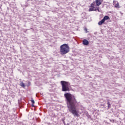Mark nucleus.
<instances>
[{
	"instance_id": "obj_2",
	"label": "nucleus",
	"mask_w": 125,
	"mask_h": 125,
	"mask_svg": "<svg viewBox=\"0 0 125 125\" xmlns=\"http://www.w3.org/2000/svg\"><path fill=\"white\" fill-rule=\"evenodd\" d=\"M70 52V47L68 44H63L60 46V54L61 55H65Z\"/></svg>"
},
{
	"instance_id": "obj_11",
	"label": "nucleus",
	"mask_w": 125,
	"mask_h": 125,
	"mask_svg": "<svg viewBox=\"0 0 125 125\" xmlns=\"http://www.w3.org/2000/svg\"><path fill=\"white\" fill-rule=\"evenodd\" d=\"M95 2L94 1L91 4V5H90V7H95Z\"/></svg>"
},
{
	"instance_id": "obj_25",
	"label": "nucleus",
	"mask_w": 125,
	"mask_h": 125,
	"mask_svg": "<svg viewBox=\"0 0 125 125\" xmlns=\"http://www.w3.org/2000/svg\"><path fill=\"white\" fill-rule=\"evenodd\" d=\"M67 125H69V123H67Z\"/></svg>"
},
{
	"instance_id": "obj_15",
	"label": "nucleus",
	"mask_w": 125,
	"mask_h": 125,
	"mask_svg": "<svg viewBox=\"0 0 125 125\" xmlns=\"http://www.w3.org/2000/svg\"><path fill=\"white\" fill-rule=\"evenodd\" d=\"M31 101L32 104H35V101L34 100L32 99L31 100Z\"/></svg>"
},
{
	"instance_id": "obj_3",
	"label": "nucleus",
	"mask_w": 125,
	"mask_h": 125,
	"mask_svg": "<svg viewBox=\"0 0 125 125\" xmlns=\"http://www.w3.org/2000/svg\"><path fill=\"white\" fill-rule=\"evenodd\" d=\"M61 84L62 85V91H70V88H71V84H70V83L66 81H61Z\"/></svg>"
},
{
	"instance_id": "obj_1",
	"label": "nucleus",
	"mask_w": 125,
	"mask_h": 125,
	"mask_svg": "<svg viewBox=\"0 0 125 125\" xmlns=\"http://www.w3.org/2000/svg\"><path fill=\"white\" fill-rule=\"evenodd\" d=\"M64 98L67 104V111H69L74 117H80L79 114V109L78 108L80 104L76 99L75 95L70 93H66L64 94Z\"/></svg>"
},
{
	"instance_id": "obj_16",
	"label": "nucleus",
	"mask_w": 125,
	"mask_h": 125,
	"mask_svg": "<svg viewBox=\"0 0 125 125\" xmlns=\"http://www.w3.org/2000/svg\"><path fill=\"white\" fill-rule=\"evenodd\" d=\"M97 11H98V12H100V10L99 9V7H97Z\"/></svg>"
},
{
	"instance_id": "obj_21",
	"label": "nucleus",
	"mask_w": 125,
	"mask_h": 125,
	"mask_svg": "<svg viewBox=\"0 0 125 125\" xmlns=\"http://www.w3.org/2000/svg\"><path fill=\"white\" fill-rule=\"evenodd\" d=\"M110 121L113 123H114V120H110Z\"/></svg>"
},
{
	"instance_id": "obj_20",
	"label": "nucleus",
	"mask_w": 125,
	"mask_h": 125,
	"mask_svg": "<svg viewBox=\"0 0 125 125\" xmlns=\"http://www.w3.org/2000/svg\"><path fill=\"white\" fill-rule=\"evenodd\" d=\"M84 30L86 31L85 33H88V31H87V28H85Z\"/></svg>"
},
{
	"instance_id": "obj_24",
	"label": "nucleus",
	"mask_w": 125,
	"mask_h": 125,
	"mask_svg": "<svg viewBox=\"0 0 125 125\" xmlns=\"http://www.w3.org/2000/svg\"><path fill=\"white\" fill-rule=\"evenodd\" d=\"M31 84V82H28V85H30Z\"/></svg>"
},
{
	"instance_id": "obj_17",
	"label": "nucleus",
	"mask_w": 125,
	"mask_h": 125,
	"mask_svg": "<svg viewBox=\"0 0 125 125\" xmlns=\"http://www.w3.org/2000/svg\"><path fill=\"white\" fill-rule=\"evenodd\" d=\"M62 123L64 125H66V123H65V121L64 120V119H62Z\"/></svg>"
},
{
	"instance_id": "obj_19",
	"label": "nucleus",
	"mask_w": 125,
	"mask_h": 125,
	"mask_svg": "<svg viewBox=\"0 0 125 125\" xmlns=\"http://www.w3.org/2000/svg\"><path fill=\"white\" fill-rule=\"evenodd\" d=\"M94 11H97V7L94 8Z\"/></svg>"
},
{
	"instance_id": "obj_9",
	"label": "nucleus",
	"mask_w": 125,
	"mask_h": 125,
	"mask_svg": "<svg viewBox=\"0 0 125 125\" xmlns=\"http://www.w3.org/2000/svg\"><path fill=\"white\" fill-rule=\"evenodd\" d=\"M107 110H109V109L111 108V104L109 102H107Z\"/></svg>"
},
{
	"instance_id": "obj_22",
	"label": "nucleus",
	"mask_w": 125,
	"mask_h": 125,
	"mask_svg": "<svg viewBox=\"0 0 125 125\" xmlns=\"http://www.w3.org/2000/svg\"><path fill=\"white\" fill-rule=\"evenodd\" d=\"M31 106L32 107H35V105L33 104H32V105H31Z\"/></svg>"
},
{
	"instance_id": "obj_13",
	"label": "nucleus",
	"mask_w": 125,
	"mask_h": 125,
	"mask_svg": "<svg viewBox=\"0 0 125 125\" xmlns=\"http://www.w3.org/2000/svg\"><path fill=\"white\" fill-rule=\"evenodd\" d=\"M115 7H117V8H119V6H120V5H119V3L117 2V3H116V4L115 5Z\"/></svg>"
},
{
	"instance_id": "obj_10",
	"label": "nucleus",
	"mask_w": 125,
	"mask_h": 125,
	"mask_svg": "<svg viewBox=\"0 0 125 125\" xmlns=\"http://www.w3.org/2000/svg\"><path fill=\"white\" fill-rule=\"evenodd\" d=\"M94 8H95V7H90V8L89 9V11H94Z\"/></svg>"
},
{
	"instance_id": "obj_7",
	"label": "nucleus",
	"mask_w": 125,
	"mask_h": 125,
	"mask_svg": "<svg viewBox=\"0 0 125 125\" xmlns=\"http://www.w3.org/2000/svg\"><path fill=\"white\" fill-rule=\"evenodd\" d=\"M103 20L105 22V21H106V20H110V17H109V16H105L103 19Z\"/></svg>"
},
{
	"instance_id": "obj_5",
	"label": "nucleus",
	"mask_w": 125,
	"mask_h": 125,
	"mask_svg": "<svg viewBox=\"0 0 125 125\" xmlns=\"http://www.w3.org/2000/svg\"><path fill=\"white\" fill-rule=\"evenodd\" d=\"M22 98H21L20 100H18V104L20 107H23L24 106V103L21 102Z\"/></svg>"
},
{
	"instance_id": "obj_4",
	"label": "nucleus",
	"mask_w": 125,
	"mask_h": 125,
	"mask_svg": "<svg viewBox=\"0 0 125 125\" xmlns=\"http://www.w3.org/2000/svg\"><path fill=\"white\" fill-rule=\"evenodd\" d=\"M95 2L97 6H99L103 2V0H96Z\"/></svg>"
},
{
	"instance_id": "obj_23",
	"label": "nucleus",
	"mask_w": 125,
	"mask_h": 125,
	"mask_svg": "<svg viewBox=\"0 0 125 125\" xmlns=\"http://www.w3.org/2000/svg\"><path fill=\"white\" fill-rule=\"evenodd\" d=\"M88 118L89 119H90V118H91V116H90V115H88Z\"/></svg>"
},
{
	"instance_id": "obj_14",
	"label": "nucleus",
	"mask_w": 125,
	"mask_h": 125,
	"mask_svg": "<svg viewBox=\"0 0 125 125\" xmlns=\"http://www.w3.org/2000/svg\"><path fill=\"white\" fill-rule=\"evenodd\" d=\"M36 121L37 122H38L39 123H40V122H41V119H40V118H36Z\"/></svg>"
},
{
	"instance_id": "obj_8",
	"label": "nucleus",
	"mask_w": 125,
	"mask_h": 125,
	"mask_svg": "<svg viewBox=\"0 0 125 125\" xmlns=\"http://www.w3.org/2000/svg\"><path fill=\"white\" fill-rule=\"evenodd\" d=\"M104 23H105V21L103 20V19H102L98 22V25H99V26H101V25H102V24H104Z\"/></svg>"
},
{
	"instance_id": "obj_12",
	"label": "nucleus",
	"mask_w": 125,
	"mask_h": 125,
	"mask_svg": "<svg viewBox=\"0 0 125 125\" xmlns=\"http://www.w3.org/2000/svg\"><path fill=\"white\" fill-rule=\"evenodd\" d=\"M20 85H21V87H24V86L25 87V85L24 84V83H23V82H21V83H20Z\"/></svg>"
},
{
	"instance_id": "obj_18",
	"label": "nucleus",
	"mask_w": 125,
	"mask_h": 125,
	"mask_svg": "<svg viewBox=\"0 0 125 125\" xmlns=\"http://www.w3.org/2000/svg\"><path fill=\"white\" fill-rule=\"evenodd\" d=\"M39 96H40V93H37V94H36V97H39Z\"/></svg>"
},
{
	"instance_id": "obj_6",
	"label": "nucleus",
	"mask_w": 125,
	"mask_h": 125,
	"mask_svg": "<svg viewBox=\"0 0 125 125\" xmlns=\"http://www.w3.org/2000/svg\"><path fill=\"white\" fill-rule=\"evenodd\" d=\"M83 45H88L89 42L86 39H84L83 41Z\"/></svg>"
}]
</instances>
